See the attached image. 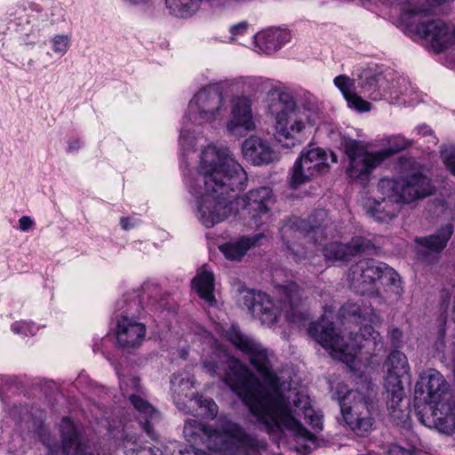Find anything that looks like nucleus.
Masks as SVG:
<instances>
[{"mask_svg": "<svg viewBox=\"0 0 455 455\" xmlns=\"http://www.w3.org/2000/svg\"><path fill=\"white\" fill-rule=\"evenodd\" d=\"M378 191L400 204H409L431 196L435 188L428 177L417 171L398 180L381 179L378 184Z\"/></svg>", "mask_w": 455, "mask_h": 455, "instance_id": "9d476101", "label": "nucleus"}, {"mask_svg": "<svg viewBox=\"0 0 455 455\" xmlns=\"http://www.w3.org/2000/svg\"><path fill=\"white\" fill-rule=\"evenodd\" d=\"M332 162H335V163L337 162V157H336V156H335V155H333V154H332Z\"/></svg>", "mask_w": 455, "mask_h": 455, "instance_id": "6e6d98bb", "label": "nucleus"}, {"mask_svg": "<svg viewBox=\"0 0 455 455\" xmlns=\"http://www.w3.org/2000/svg\"><path fill=\"white\" fill-rule=\"evenodd\" d=\"M334 84L340 90L345 99L356 92L355 80L345 75L335 77Z\"/></svg>", "mask_w": 455, "mask_h": 455, "instance_id": "e433bc0d", "label": "nucleus"}, {"mask_svg": "<svg viewBox=\"0 0 455 455\" xmlns=\"http://www.w3.org/2000/svg\"><path fill=\"white\" fill-rule=\"evenodd\" d=\"M201 0H165L170 14L179 18H188L199 9Z\"/></svg>", "mask_w": 455, "mask_h": 455, "instance_id": "7c9ffc66", "label": "nucleus"}, {"mask_svg": "<svg viewBox=\"0 0 455 455\" xmlns=\"http://www.w3.org/2000/svg\"><path fill=\"white\" fill-rule=\"evenodd\" d=\"M376 392L370 384L362 390H349L339 398L345 422L355 433L363 435L372 429Z\"/></svg>", "mask_w": 455, "mask_h": 455, "instance_id": "1a4fd4ad", "label": "nucleus"}, {"mask_svg": "<svg viewBox=\"0 0 455 455\" xmlns=\"http://www.w3.org/2000/svg\"><path fill=\"white\" fill-rule=\"evenodd\" d=\"M453 35H454V42H455V28L452 29Z\"/></svg>", "mask_w": 455, "mask_h": 455, "instance_id": "4d7b16f0", "label": "nucleus"}, {"mask_svg": "<svg viewBox=\"0 0 455 455\" xmlns=\"http://www.w3.org/2000/svg\"><path fill=\"white\" fill-rule=\"evenodd\" d=\"M417 452V441L397 442L389 445V455H415Z\"/></svg>", "mask_w": 455, "mask_h": 455, "instance_id": "72a5a7b5", "label": "nucleus"}, {"mask_svg": "<svg viewBox=\"0 0 455 455\" xmlns=\"http://www.w3.org/2000/svg\"><path fill=\"white\" fill-rule=\"evenodd\" d=\"M453 175L455 176V172L453 173Z\"/></svg>", "mask_w": 455, "mask_h": 455, "instance_id": "13d9d810", "label": "nucleus"}, {"mask_svg": "<svg viewBox=\"0 0 455 455\" xmlns=\"http://www.w3.org/2000/svg\"><path fill=\"white\" fill-rule=\"evenodd\" d=\"M247 174L240 164L225 148L208 146L201 155L196 187L190 188L199 194L202 183L204 191L197 202L198 219L205 228L223 221L234 211L233 193L246 186Z\"/></svg>", "mask_w": 455, "mask_h": 455, "instance_id": "f03ea898", "label": "nucleus"}, {"mask_svg": "<svg viewBox=\"0 0 455 455\" xmlns=\"http://www.w3.org/2000/svg\"><path fill=\"white\" fill-rule=\"evenodd\" d=\"M453 231V226L447 224L440 228L435 234L415 237L414 242L429 251L439 253L447 246Z\"/></svg>", "mask_w": 455, "mask_h": 455, "instance_id": "a878e982", "label": "nucleus"}, {"mask_svg": "<svg viewBox=\"0 0 455 455\" xmlns=\"http://www.w3.org/2000/svg\"><path fill=\"white\" fill-rule=\"evenodd\" d=\"M34 326L30 324L29 323L26 322H16L12 325V330L14 333L20 334H34Z\"/></svg>", "mask_w": 455, "mask_h": 455, "instance_id": "37998d69", "label": "nucleus"}, {"mask_svg": "<svg viewBox=\"0 0 455 455\" xmlns=\"http://www.w3.org/2000/svg\"><path fill=\"white\" fill-rule=\"evenodd\" d=\"M248 28V23L246 21H242L236 25H234L230 28V33L232 35L230 40L234 41L235 37L239 35H243Z\"/></svg>", "mask_w": 455, "mask_h": 455, "instance_id": "a18cd8bd", "label": "nucleus"}, {"mask_svg": "<svg viewBox=\"0 0 455 455\" xmlns=\"http://www.w3.org/2000/svg\"><path fill=\"white\" fill-rule=\"evenodd\" d=\"M70 37L68 36H55L52 42L55 52L65 53L69 46Z\"/></svg>", "mask_w": 455, "mask_h": 455, "instance_id": "a19ab883", "label": "nucleus"}, {"mask_svg": "<svg viewBox=\"0 0 455 455\" xmlns=\"http://www.w3.org/2000/svg\"><path fill=\"white\" fill-rule=\"evenodd\" d=\"M183 434L191 443H202L208 449L227 455H248L249 449L257 445L252 436L231 421L225 422L220 428H212L196 419H188Z\"/></svg>", "mask_w": 455, "mask_h": 455, "instance_id": "423d86ee", "label": "nucleus"}, {"mask_svg": "<svg viewBox=\"0 0 455 455\" xmlns=\"http://www.w3.org/2000/svg\"><path fill=\"white\" fill-rule=\"evenodd\" d=\"M19 225L21 231H28L33 227L34 221L30 217L23 216L19 220Z\"/></svg>", "mask_w": 455, "mask_h": 455, "instance_id": "49530a36", "label": "nucleus"}, {"mask_svg": "<svg viewBox=\"0 0 455 455\" xmlns=\"http://www.w3.org/2000/svg\"><path fill=\"white\" fill-rule=\"evenodd\" d=\"M279 306L265 292L248 291L243 297V304L262 323L270 325L276 322L283 313L291 323L303 325L308 319L304 307V291L294 282L276 286Z\"/></svg>", "mask_w": 455, "mask_h": 455, "instance_id": "20e7f679", "label": "nucleus"}, {"mask_svg": "<svg viewBox=\"0 0 455 455\" xmlns=\"http://www.w3.org/2000/svg\"><path fill=\"white\" fill-rule=\"evenodd\" d=\"M302 107L305 110L312 113L318 114L322 111V104L313 96L306 98L302 103Z\"/></svg>", "mask_w": 455, "mask_h": 455, "instance_id": "79ce46f5", "label": "nucleus"}, {"mask_svg": "<svg viewBox=\"0 0 455 455\" xmlns=\"http://www.w3.org/2000/svg\"><path fill=\"white\" fill-rule=\"evenodd\" d=\"M50 451V455H58L59 453V447L57 445H50L47 444Z\"/></svg>", "mask_w": 455, "mask_h": 455, "instance_id": "603ef678", "label": "nucleus"}, {"mask_svg": "<svg viewBox=\"0 0 455 455\" xmlns=\"http://www.w3.org/2000/svg\"><path fill=\"white\" fill-rule=\"evenodd\" d=\"M389 335L394 341V345L396 346L397 343L400 341V339L402 338V332L398 329H393L389 332Z\"/></svg>", "mask_w": 455, "mask_h": 455, "instance_id": "09e8293b", "label": "nucleus"}, {"mask_svg": "<svg viewBox=\"0 0 455 455\" xmlns=\"http://www.w3.org/2000/svg\"><path fill=\"white\" fill-rule=\"evenodd\" d=\"M193 286L201 299L210 305L215 303L216 300L213 295L214 276L212 272L204 269L198 273L193 279Z\"/></svg>", "mask_w": 455, "mask_h": 455, "instance_id": "cd10ccee", "label": "nucleus"}, {"mask_svg": "<svg viewBox=\"0 0 455 455\" xmlns=\"http://www.w3.org/2000/svg\"><path fill=\"white\" fill-rule=\"evenodd\" d=\"M344 152L347 159L346 173L356 182L365 184L371 179L372 171L385 159L403 150L405 143L393 146L376 152H370L366 145L359 140H346L343 142Z\"/></svg>", "mask_w": 455, "mask_h": 455, "instance_id": "6e6552de", "label": "nucleus"}, {"mask_svg": "<svg viewBox=\"0 0 455 455\" xmlns=\"http://www.w3.org/2000/svg\"><path fill=\"white\" fill-rule=\"evenodd\" d=\"M269 108L275 114V137L285 148L300 144L304 139L305 124L299 118L294 97L286 92L274 91L270 94Z\"/></svg>", "mask_w": 455, "mask_h": 455, "instance_id": "0eeeda50", "label": "nucleus"}, {"mask_svg": "<svg viewBox=\"0 0 455 455\" xmlns=\"http://www.w3.org/2000/svg\"><path fill=\"white\" fill-rule=\"evenodd\" d=\"M371 247L370 240L356 236L346 243L331 242L323 247V253L326 260L348 262L353 257L366 252Z\"/></svg>", "mask_w": 455, "mask_h": 455, "instance_id": "a211bd4d", "label": "nucleus"}, {"mask_svg": "<svg viewBox=\"0 0 455 455\" xmlns=\"http://www.w3.org/2000/svg\"><path fill=\"white\" fill-rule=\"evenodd\" d=\"M340 315L344 319L352 318L355 322L362 320L374 323L377 320L373 307L363 303V299L347 301L340 308Z\"/></svg>", "mask_w": 455, "mask_h": 455, "instance_id": "bb28decb", "label": "nucleus"}, {"mask_svg": "<svg viewBox=\"0 0 455 455\" xmlns=\"http://www.w3.org/2000/svg\"><path fill=\"white\" fill-rule=\"evenodd\" d=\"M233 84V81H222L202 88L189 101L190 118L199 124L212 123L219 119L226 110L223 91Z\"/></svg>", "mask_w": 455, "mask_h": 455, "instance_id": "9b49d317", "label": "nucleus"}, {"mask_svg": "<svg viewBox=\"0 0 455 455\" xmlns=\"http://www.w3.org/2000/svg\"><path fill=\"white\" fill-rule=\"evenodd\" d=\"M298 159L306 166L313 167L318 173H323L328 169L327 154L320 148L302 150Z\"/></svg>", "mask_w": 455, "mask_h": 455, "instance_id": "c85d7f7f", "label": "nucleus"}, {"mask_svg": "<svg viewBox=\"0 0 455 455\" xmlns=\"http://www.w3.org/2000/svg\"><path fill=\"white\" fill-rule=\"evenodd\" d=\"M136 455H162V451L156 447H145L141 451H140ZM192 455H212V453H208L205 451H202L199 450H196L193 452Z\"/></svg>", "mask_w": 455, "mask_h": 455, "instance_id": "c03bdc74", "label": "nucleus"}, {"mask_svg": "<svg viewBox=\"0 0 455 455\" xmlns=\"http://www.w3.org/2000/svg\"><path fill=\"white\" fill-rule=\"evenodd\" d=\"M120 223L124 230H128L134 226L133 224L130 223V218H122Z\"/></svg>", "mask_w": 455, "mask_h": 455, "instance_id": "8fccbe9b", "label": "nucleus"}, {"mask_svg": "<svg viewBox=\"0 0 455 455\" xmlns=\"http://www.w3.org/2000/svg\"><path fill=\"white\" fill-rule=\"evenodd\" d=\"M79 145L77 142H75L74 144L69 145V149H76L78 148Z\"/></svg>", "mask_w": 455, "mask_h": 455, "instance_id": "864d4df0", "label": "nucleus"}, {"mask_svg": "<svg viewBox=\"0 0 455 455\" xmlns=\"http://www.w3.org/2000/svg\"><path fill=\"white\" fill-rule=\"evenodd\" d=\"M60 430L61 448L65 455H92L86 451L87 440L82 435L80 429L68 418H63Z\"/></svg>", "mask_w": 455, "mask_h": 455, "instance_id": "412c9836", "label": "nucleus"}, {"mask_svg": "<svg viewBox=\"0 0 455 455\" xmlns=\"http://www.w3.org/2000/svg\"><path fill=\"white\" fill-rule=\"evenodd\" d=\"M116 340L118 345L124 349L139 347L146 335L144 323L133 320L126 315H123L116 325Z\"/></svg>", "mask_w": 455, "mask_h": 455, "instance_id": "6ab92c4d", "label": "nucleus"}, {"mask_svg": "<svg viewBox=\"0 0 455 455\" xmlns=\"http://www.w3.org/2000/svg\"><path fill=\"white\" fill-rule=\"evenodd\" d=\"M319 173L313 167L306 166L299 159H297L291 170L290 184L293 188L310 181Z\"/></svg>", "mask_w": 455, "mask_h": 455, "instance_id": "473e14b6", "label": "nucleus"}, {"mask_svg": "<svg viewBox=\"0 0 455 455\" xmlns=\"http://www.w3.org/2000/svg\"><path fill=\"white\" fill-rule=\"evenodd\" d=\"M191 401L200 407L201 415L207 418H214L217 415L218 406L212 399L196 395L195 399Z\"/></svg>", "mask_w": 455, "mask_h": 455, "instance_id": "f704fd0d", "label": "nucleus"}, {"mask_svg": "<svg viewBox=\"0 0 455 455\" xmlns=\"http://www.w3.org/2000/svg\"><path fill=\"white\" fill-rule=\"evenodd\" d=\"M290 39L291 35L286 29L271 28L258 33L255 36V44L261 52L270 54Z\"/></svg>", "mask_w": 455, "mask_h": 455, "instance_id": "5701e85b", "label": "nucleus"}, {"mask_svg": "<svg viewBox=\"0 0 455 455\" xmlns=\"http://www.w3.org/2000/svg\"><path fill=\"white\" fill-rule=\"evenodd\" d=\"M226 338L248 355L251 364L260 375L264 384L247 366L233 356H227L225 383L259 421L266 422L272 428L283 424L297 432H303L301 426L291 416L290 403L281 390L278 377L271 368L267 348L234 325L226 331Z\"/></svg>", "mask_w": 455, "mask_h": 455, "instance_id": "f257e3e1", "label": "nucleus"}, {"mask_svg": "<svg viewBox=\"0 0 455 455\" xmlns=\"http://www.w3.org/2000/svg\"><path fill=\"white\" fill-rule=\"evenodd\" d=\"M203 367L207 373L212 376L220 375V371H223L222 379H224L227 369V360L220 365L212 361H205L203 363ZM223 381L225 382V380Z\"/></svg>", "mask_w": 455, "mask_h": 455, "instance_id": "ea45409f", "label": "nucleus"}, {"mask_svg": "<svg viewBox=\"0 0 455 455\" xmlns=\"http://www.w3.org/2000/svg\"><path fill=\"white\" fill-rule=\"evenodd\" d=\"M285 399L289 402L290 407H291V416L301 426L302 429L304 431L302 432H297L294 429H291L290 427H287L284 425H280L278 427H270L266 422H262L268 432H274V431H282L283 429H288L294 433V435L301 436L305 439H310L312 435L301 425L299 421H298L294 416L293 413L304 416V419L306 420V423L310 425L314 430L319 431L323 428V420L322 416L317 414L309 405L308 398L306 396H300L299 394H294V398L292 399V403L290 401L291 397L285 395Z\"/></svg>", "mask_w": 455, "mask_h": 455, "instance_id": "dca6fc26", "label": "nucleus"}, {"mask_svg": "<svg viewBox=\"0 0 455 455\" xmlns=\"http://www.w3.org/2000/svg\"><path fill=\"white\" fill-rule=\"evenodd\" d=\"M400 202L391 196H383L381 200H374L367 205V213L379 222H386L397 216Z\"/></svg>", "mask_w": 455, "mask_h": 455, "instance_id": "393cba45", "label": "nucleus"}, {"mask_svg": "<svg viewBox=\"0 0 455 455\" xmlns=\"http://www.w3.org/2000/svg\"><path fill=\"white\" fill-rule=\"evenodd\" d=\"M386 366L385 388L387 394V403L388 408L395 411L404 395L401 378L409 371L407 357L398 350L392 351L387 357Z\"/></svg>", "mask_w": 455, "mask_h": 455, "instance_id": "ddd939ff", "label": "nucleus"}, {"mask_svg": "<svg viewBox=\"0 0 455 455\" xmlns=\"http://www.w3.org/2000/svg\"><path fill=\"white\" fill-rule=\"evenodd\" d=\"M308 332L316 342L329 349L333 357L344 362L353 361L357 353L363 350L369 355L384 350L382 337L371 325L360 328V332L351 331L347 341L339 335L333 323L325 318L311 323Z\"/></svg>", "mask_w": 455, "mask_h": 455, "instance_id": "7ed1b4c3", "label": "nucleus"}, {"mask_svg": "<svg viewBox=\"0 0 455 455\" xmlns=\"http://www.w3.org/2000/svg\"><path fill=\"white\" fill-rule=\"evenodd\" d=\"M256 125L252 118L251 101L247 97H236L232 100L231 116L227 128L234 133L251 132Z\"/></svg>", "mask_w": 455, "mask_h": 455, "instance_id": "aec40b11", "label": "nucleus"}, {"mask_svg": "<svg viewBox=\"0 0 455 455\" xmlns=\"http://www.w3.org/2000/svg\"><path fill=\"white\" fill-rule=\"evenodd\" d=\"M280 234L286 248L294 255L295 260H300L307 254L304 249H300V244L298 243L299 240L303 239L316 244L325 238V233L321 225H314L311 221L299 217L288 219L281 227Z\"/></svg>", "mask_w": 455, "mask_h": 455, "instance_id": "f8f14e48", "label": "nucleus"}, {"mask_svg": "<svg viewBox=\"0 0 455 455\" xmlns=\"http://www.w3.org/2000/svg\"><path fill=\"white\" fill-rule=\"evenodd\" d=\"M441 157L451 174L455 172V147L445 146L441 149Z\"/></svg>", "mask_w": 455, "mask_h": 455, "instance_id": "58836bf2", "label": "nucleus"}, {"mask_svg": "<svg viewBox=\"0 0 455 455\" xmlns=\"http://www.w3.org/2000/svg\"><path fill=\"white\" fill-rule=\"evenodd\" d=\"M129 400L133 407L146 418L143 423V429L148 436L152 439H156L155 431L148 420V418L152 419L156 414L154 407L148 401L137 395H130Z\"/></svg>", "mask_w": 455, "mask_h": 455, "instance_id": "2f4dec72", "label": "nucleus"}, {"mask_svg": "<svg viewBox=\"0 0 455 455\" xmlns=\"http://www.w3.org/2000/svg\"><path fill=\"white\" fill-rule=\"evenodd\" d=\"M438 345H440L441 347H443L444 346V343H443V338H440L439 340L437 341Z\"/></svg>", "mask_w": 455, "mask_h": 455, "instance_id": "5fc2aeb1", "label": "nucleus"}, {"mask_svg": "<svg viewBox=\"0 0 455 455\" xmlns=\"http://www.w3.org/2000/svg\"><path fill=\"white\" fill-rule=\"evenodd\" d=\"M243 157L254 165H263L277 160L278 156L270 144L258 137L251 136L243 143Z\"/></svg>", "mask_w": 455, "mask_h": 455, "instance_id": "4be33fe9", "label": "nucleus"}, {"mask_svg": "<svg viewBox=\"0 0 455 455\" xmlns=\"http://www.w3.org/2000/svg\"><path fill=\"white\" fill-rule=\"evenodd\" d=\"M449 384L443 376L435 369L424 371L416 384L415 394L422 395L429 404L432 419L421 415L423 424L434 426L441 433L452 435L455 431V395L449 392Z\"/></svg>", "mask_w": 455, "mask_h": 455, "instance_id": "39448f33", "label": "nucleus"}, {"mask_svg": "<svg viewBox=\"0 0 455 455\" xmlns=\"http://www.w3.org/2000/svg\"><path fill=\"white\" fill-rule=\"evenodd\" d=\"M387 80L380 73H375L371 69H364L357 78L360 92L373 100L382 98L381 91H385L384 84Z\"/></svg>", "mask_w": 455, "mask_h": 455, "instance_id": "b1692460", "label": "nucleus"}, {"mask_svg": "<svg viewBox=\"0 0 455 455\" xmlns=\"http://www.w3.org/2000/svg\"><path fill=\"white\" fill-rule=\"evenodd\" d=\"M381 263L373 259H363L352 265L347 275L350 286L361 294L371 292L381 279Z\"/></svg>", "mask_w": 455, "mask_h": 455, "instance_id": "2eb2a0df", "label": "nucleus"}, {"mask_svg": "<svg viewBox=\"0 0 455 455\" xmlns=\"http://www.w3.org/2000/svg\"><path fill=\"white\" fill-rule=\"evenodd\" d=\"M417 33L430 43L435 52L449 48L454 43L452 29L442 20L433 19L419 22Z\"/></svg>", "mask_w": 455, "mask_h": 455, "instance_id": "f3484780", "label": "nucleus"}, {"mask_svg": "<svg viewBox=\"0 0 455 455\" xmlns=\"http://www.w3.org/2000/svg\"><path fill=\"white\" fill-rule=\"evenodd\" d=\"M126 387L130 386L134 390H139L140 388V379L137 377H131L124 382Z\"/></svg>", "mask_w": 455, "mask_h": 455, "instance_id": "de8ad7c7", "label": "nucleus"}, {"mask_svg": "<svg viewBox=\"0 0 455 455\" xmlns=\"http://www.w3.org/2000/svg\"><path fill=\"white\" fill-rule=\"evenodd\" d=\"M346 100L349 108L358 112H368L371 110V103L364 100L357 92L350 95Z\"/></svg>", "mask_w": 455, "mask_h": 455, "instance_id": "4c0bfd02", "label": "nucleus"}, {"mask_svg": "<svg viewBox=\"0 0 455 455\" xmlns=\"http://www.w3.org/2000/svg\"><path fill=\"white\" fill-rule=\"evenodd\" d=\"M254 237H243L237 242L227 243L220 247V251L230 260H240L255 243Z\"/></svg>", "mask_w": 455, "mask_h": 455, "instance_id": "c756f323", "label": "nucleus"}, {"mask_svg": "<svg viewBox=\"0 0 455 455\" xmlns=\"http://www.w3.org/2000/svg\"><path fill=\"white\" fill-rule=\"evenodd\" d=\"M381 278H386L387 280V283L394 286L395 292L396 294H402L403 288L400 285L401 280L398 273L383 262L381 263Z\"/></svg>", "mask_w": 455, "mask_h": 455, "instance_id": "c9c22d12", "label": "nucleus"}, {"mask_svg": "<svg viewBox=\"0 0 455 455\" xmlns=\"http://www.w3.org/2000/svg\"><path fill=\"white\" fill-rule=\"evenodd\" d=\"M242 201L243 209L256 227L273 220L271 210L275 199L271 188L263 186L251 189L242 197Z\"/></svg>", "mask_w": 455, "mask_h": 455, "instance_id": "4468645a", "label": "nucleus"}, {"mask_svg": "<svg viewBox=\"0 0 455 455\" xmlns=\"http://www.w3.org/2000/svg\"><path fill=\"white\" fill-rule=\"evenodd\" d=\"M419 132L424 136H427L432 134V130L427 125H422L419 127Z\"/></svg>", "mask_w": 455, "mask_h": 455, "instance_id": "3c124183", "label": "nucleus"}]
</instances>
